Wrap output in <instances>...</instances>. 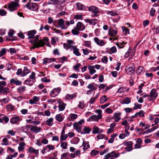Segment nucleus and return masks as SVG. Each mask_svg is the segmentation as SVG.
I'll return each instance as SVG.
<instances>
[{"mask_svg": "<svg viewBox=\"0 0 159 159\" xmlns=\"http://www.w3.org/2000/svg\"><path fill=\"white\" fill-rule=\"evenodd\" d=\"M49 39L47 37H44L43 39L39 40L38 42L35 41H30V42L34 44V46L32 48L34 49L35 48H38L40 47H43L45 45L48 47H51V45L49 43Z\"/></svg>", "mask_w": 159, "mask_h": 159, "instance_id": "obj_1", "label": "nucleus"}, {"mask_svg": "<svg viewBox=\"0 0 159 159\" xmlns=\"http://www.w3.org/2000/svg\"><path fill=\"white\" fill-rule=\"evenodd\" d=\"M95 112L98 114V116L93 115L91 116L89 119L87 120V121H98L99 119L102 118V111L101 110H96L95 111Z\"/></svg>", "mask_w": 159, "mask_h": 159, "instance_id": "obj_2", "label": "nucleus"}, {"mask_svg": "<svg viewBox=\"0 0 159 159\" xmlns=\"http://www.w3.org/2000/svg\"><path fill=\"white\" fill-rule=\"evenodd\" d=\"M67 43H64L63 44V46L65 48L67 49H70L71 50H78L73 41L67 40Z\"/></svg>", "mask_w": 159, "mask_h": 159, "instance_id": "obj_3", "label": "nucleus"}, {"mask_svg": "<svg viewBox=\"0 0 159 159\" xmlns=\"http://www.w3.org/2000/svg\"><path fill=\"white\" fill-rule=\"evenodd\" d=\"M6 85V83L5 81L0 82V93H2L4 94H7L9 92V89L7 88L4 87Z\"/></svg>", "mask_w": 159, "mask_h": 159, "instance_id": "obj_4", "label": "nucleus"}, {"mask_svg": "<svg viewBox=\"0 0 159 159\" xmlns=\"http://www.w3.org/2000/svg\"><path fill=\"white\" fill-rule=\"evenodd\" d=\"M88 10L89 11L92 12L93 16H98V13L99 12L98 8L94 6H92L89 7Z\"/></svg>", "mask_w": 159, "mask_h": 159, "instance_id": "obj_5", "label": "nucleus"}, {"mask_svg": "<svg viewBox=\"0 0 159 159\" xmlns=\"http://www.w3.org/2000/svg\"><path fill=\"white\" fill-rule=\"evenodd\" d=\"M19 7V4L17 2H11L8 5L9 9L11 11H13L17 9Z\"/></svg>", "mask_w": 159, "mask_h": 159, "instance_id": "obj_6", "label": "nucleus"}, {"mask_svg": "<svg viewBox=\"0 0 159 159\" xmlns=\"http://www.w3.org/2000/svg\"><path fill=\"white\" fill-rule=\"evenodd\" d=\"M26 7L28 9L33 11H36L38 9V7L37 4L33 3H28L24 7Z\"/></svg>", "mask_w": 159, "mask_h": 159, "instance_id": "obj_7", "label": "nucleus"}, {"mask_svg": "<svg viewBox=\"0 0 159 159\" xmlns=\"http://www.w3.org/2000/svg\"><path fill=\"white\" fill-rule=\"evenodd\" d=\"M125 70L129 74H133L134 72V64H131L127 65L125 67Z\"/></svg>", "mask_w": 159, "mask_h": 159, "instance_id": "obj_8", "label": "nucleus"}, {"mask_svg": "<svg viewBox=\"0 0 159 159\" xmlns=\"http://www.w3.org/2000/svg\"><path fill=\"white\" fill-rule=\"evenodd\" d=\"M61 91L60 88H54L51 91L50 95L52 97H55L58 95Z\"/></svg>", "mask_w": 159, "mask_h": 159, "instance_id": "obj_9", "label": "nucleus"}, {"mask_svg": "<svg viewBox=\"0 0 159 159\" xmlns=\"http://www.w3.org/2000/svg\"><path fill=\"white\" fill-rule=\"evenodd\" d=\"M119 155L120 154L119 153L116 154L115 152L113 151L110 153H107L105 155V157L106 158H109L111 159H112L114 157H119Z\"/></svg>", "mask_w": 159, "mask_h": 159, "instance_id": "obj_10", "label": "nucleus"}, {"mask_svg": "<svg viewBox=\"0 0 159 159\" xmlns=\"http://www.w3.org/2000/svg\"><path fill=\"white\" fill-rule=\"evenodd\" d=\"M158 93L156 92V89H153L151 90L149 95L150 97L152 98L153 99L155 100L158 96Z\"/></svg>", "mask_w": 159, "mask_h": 159, "instance_id": "obj_11", "label": "nucleus"}, {"mask_svg": "<svg viewBox=\"0 0 159 159\" xmlns=\"http://www.w3.org/2000/svg\"><path fill=\"white\" fill-rule=\"evenodd\" d=\"M58 102L59 104L58 108L59 110L61 111H63L65 109L66 104L60 100L58 101Z\"/></svg>", "mask_w": 159, "mask_h": 159, "instance_id": "obj_12", "label": "nucleus"}, {"mask_svg": "<svg viewBox=\"0 0 159 159\" xmlns=\"http://www.w3.org/2000/svg\"><path fill=\"white\" fill-rule=\"evenodd\" d=\"M31 125H26L25 126L21 127L20 128L24 132L27 134L29 129L31 131Z\"/></svg>", "mask_w": 159, "mask_h": 159, "instance_id": "obj_13", "label": "nucleus"}, {"mask_svg": "<svg viewBox=\"0 0 159 159\" xmlns=\"http://www.w3.org/2000/svg\"><path fill=\"white\" fill-rule=\"evenodd\" d=\"M94 41L96 44L100 46H103L105 43L104 41L102 40H100L97 37H95L94 39Z\"/></svg>", "mask_w": 159, "mask_h": 159, "instance_id": "obj_14", "label": "nucleus"}, {"mask_svg": "<svg viewBox=\"0 0 159 159\" xmlns=\"http://www.w3.org/2000/svg\"><path fill=\"white\" fill-rule=\"evenodd\" d=\"M64 21L62 19H60L58 21V23L61 29H66L67 27L64 24Z\"/></svg>", "mask_w": 159, "mask_h": 159, "instance_id": "obj_15", "label": "nucleus"}, {"mask_svg": "<svg viewBox=\"0 0 159 159\" xmlns=\"http://www.w3.org/2000/svg\"><path fill=\"white\" fill-rule=\"evenodd\" d=\"M36 34V31L35 30H32L29 31L27 34L28 35V39H33L34 35Z\"/></svg>", "mask_w": 159, "mask_h": 159, "instance_id": "obj_16", "label": "nucleus"}, {"mask_svg": "<svg viewBox=\"0 0 159 159\" xmlns=\"http://www.w3.org/2000/svg\"><path fill=\"white\" fill-rule=\"evenodd\" d=\"M75 28L78 30L82 31L85 29V27L81 22H79L77 24Z\"/></svg>", "mask_w": 159, "mask_h": 159, "instance_id": "obj_17", "label": "nucleus"}, {"mask_svg": "<svg viewBox=\"0 0 159 159\" xmlns=\"http://www.w3.org/2000/svg\"><path fill=\"white\" fill-rule=\"evenodd\" d=\"M41 129L40 127H38L36 126H33L31 125V131L36 134L40 132Z\"/></svg>", "mask_w": 159, "mask_h": 159, "instance_id": "obj_18", "label": "nucleus"}, {"mask_svg": "<svg viewBox=\"0 0 159 159\" xmlns=\"http://www.w3.org/2000/svg\"><path fill=\"white\" fill-rule=\"evenodd\" d=\"M39 100V97L34 96L33 97V99L29 100V103L31 104H35Z\"/></svg>", "mask_w": 159, "mask_h": 159, "instance_id": "obj_19", "label": "nucleus"}, {"mask_svg": "<svg viewBox=\"0 0 159 159\" xmlns=\"http://www.w3.org/2000/svg\"><path fill=\"white\" fill-rule=\"evenodd\" d=\"M11 84H15L16 85H20L22 84V82L17 79H12L10 80Z\"/></svg>", "mask_w": 159, "mask_h": 159, "instance_id": "obj_20", "label": "nucleus"}, {"mask_svg": "<svg viewBox=\"0 0 159 159\" xmlns=\"http://www.w3.org/2000/svg\"><path fill=\"white\" fill-rule=\"evenodd\" d=\"M20 119V118L18 116H15L11 118L10 122L12 124L16 123Z\"/></svg>", "mask_w": 159, "mask_h": 159, "instance_id": "obj_21", "label": "nucleus"}, {"mask_svg": "<svg viewBox=\"0 0 159 159\" xmlns=\"http://www.w3.org/2000/svg\"><path fill=\"white\" fill-rule=\"evenodd\" d=\"M144 72L143 67L141 66H139L136 70V73L138 75L143 74Z\"/></svg>", "mask_w": 159, "mask_h": 159, "instance_id": "obj_22", "label": "nucleus"}, {"mask_svg": "<svg viewBox=\"0 0 159 159\" xmlns=\"http://www.w3.org/2000/svg\"><path fill=\"white\" fill-rule=\"evenodd\" d=\"M102 131V129H99L98 127L96 126H94L92 130V133L93 134H97L101 133Z\"/></svg>", "mask_w": 159, "mask_h": 159, "instance_id": "obj_23", "label": "nucleus"}, {"mask_svg": "<svg viewBox=\"0 0 159 159\" xmlns=\"http://www.w3.org/2000/svg\"><path fill=\"white\" fill-rule=\"evenodd\" d=\"M135 51L134 50H128L127 52L126 53L125 57L127 58L130 56H134Z\"/></svg>", "mask_w": 159, "mask_h": 159, "instance_id": "obj_24", "label": "nucleus"}, {"mask_svg": "<svg viewBox=\"0 0 159 159\" xmlns=\"http://www.w3.org/2000/svg\"><path fill=\"white\" fill-rule=\"evenodd\" d=\"M56 60L55 58H45L43 59V63L44 64H46L47 63H50L52 61H54Z\"/></svg>", "mask_w": 159, "mask_h": 159, "instance_id": "obj_25", "label": "nucleus"}, {"mask_svg": "<svg viewBox=\"0 0 159 159\" xmlns=\"http://www.w3.org/2000/svg\"><path fill=\"white\" fill-rule=\"evenodd\" d=\"M30 72V69L28 68L27 67H25L23 71V75H21L22 77L25 76V75L29 74Z\"/></svg>", "mask_w": 159, "mask_h": 159, "instance_id": "obj_26", "label": "nucleus"}, {"mask_svg": "<svg viewBox=\"0 0 159 159\" xmlns=\"http://www.w3.org/2000/svg\"><path fill=\"white\" fill-rule=\"evenodd\" d=\"M28 152L31 153H34L36 154H38L39 152L38 150H35L32 147H30L28 149Z\"/></svg>", "mask_w": 159, "mask_h": 159, "instance_id": "obj_27", "label": "nucleus"}, {"mask_svg": "<svg viewBox=\"0 0 159 159\" xmlns=\"http://www.w3.org/2000/svg\"><path fill=\"white\" fill-rule=\"evenodd\" d=\"M26 90V87L25 86H21L18 88L17 91L18 93H23Z\"/></svg>", "mask_w": 159, "mask_h": 159, "instance_id": "obj_28", "label": "nucleus"}, {"mask_svg": "<svg viewBox=\"0 0 159 159\" xmlns=\"http://www.w3.org/2000/svg\"><path fill=\"white\" fill-rule=\"evenodd\" d=\"M74 128L78 132L80 131L82 129V127L79 126L76 122L74 123L73 124Z\"/></svg>", "mask_w": 159, "mask_h": 159, "instance_id": "obj_29", "label": "nucleus"}, {"mask_svg": "<svg viewBox=\"0 0 159 159\" xmlns=\"http://www.w3.org/2000/svg\"><path fill=\"white\" fill-rule=\"evenodd\" d=\"M25 145V143L24 142H22L20 143L19 146L18 147V150L20 152L22 151L24 148Z\"/></svg>", "mask_w": 159, "mask_h": 159, "instance_id": "obj_30", "label": "nucleus"}, {"mask_svg": "<svg viewBox=\"0 0 159 159\" xmlns=\"http://www.w3.org/2000/svg\"><path fill=\"white\" fill-rule=\"evenodd\" d=\"M77 96L76 93H74L72 94H67L66 96V98L67 100L71 99L73 98H75Z\"/></svg>", "mask_w": 159, "mask_h": 159, "instance_id": "obj_31", "label": "nucleus"}, {"mask_svg": "<svg viewBox=\"0 0 159 159\" xmlns=\"http://www.w3.org/2000/svg\"><path fill=\"white\" fill-rule=\"evenodd\" d=\"M109 33L111 36H115L117 33V31L116 30L110 29L109 30Z\"/></svg>", "mask_w": 159, "mask_h": 159, "instance_id": "obj_32", "label": "nucleus"}, {"mask_svg": "<svg viewBox=\"0 0 159 159\" xmlns=\"http://www.w3.org/2000/svg\"><path fill=\"white\" fill-rule=\"evenodd\" d=\"M91 129L88 127H85L83 129L84 132H82V134H89L91 131Z\"/></svg>", "mask_w": 159, "mask_h": 159, "instance_id": "obj_33", "label": "nucleus"}, {"mask_svg": "<svg viewBox=\"0 0 159 159\" xmlns=\"http://www.w3.org/2000/svg\"><path fill=\"white\" fill-rule=\"evenodd\" d=\"M31 79L29 78L28 79L25 80V84L30 86L32 85L34 81L32 80Z\"/></svg>", "mask_w": 159, "mask_h": 159, "instance_id": "obj_34", "label": "nucleus"}, {"mask_svg": "<svg viewBox=\"0 0 159 159\" xmlns=\"http://www.w3.org/2000/svg\"><path fill=\"white\" fill-rule=\"evenodd\" d=\"M82 146L84 147L83 149L84 151L88 149L90 147L89 144L86 141H84L83 142Z\"/></svg>", "mask_w": 159, "mask_h": 159, "instance_id": "obj_35", "label": "nucleus"}, {"mask_svg": "<svg viewBox=\"0 0 159 159\" xmlns=\"http://www.w3.org/2000/svg\"><path fill=\"white\" fill-rule=\"evenodd\" d=\"M53 118H50L46 120V124L49 126H51L53 124Z\"/></svg>", "mask_w": 159, "mask_h": 159, "instance_id": "obj_36", "label": "nucleus"}, {"mask_svg": "<svg viewBox=\"0 0 159 159\" xmlns=\"http://www.w3.org/2000/svg\"><path fill=\"white\" fill-rule=\"evenodd\" d=\"M70 119L69 120L70 121H73L74 120L76 119L78 117V115L75 114L71 113L70 115Z\"/></svg>", "mask_w": 159, "mask_h": 159, "instance_id": "obj_37", "label": "nucleus"}, {"mask_svg": "<svg viewBox=\"0 0 159 159\" xmlns=\"http://www.w3.org/2000/svg\"><path fill=\"white\" fill-rule=\"evenodd\" d=\"M131 100L130 98L128 97H126L125 98L124 101L121 102V103L122 104H129Z\"/></svg>", "mask_w": 159, "mask_h": 159, "instance_id": "obj_38", "label": "nucleus"}, {"mask_svg": "<svg viewBox=\"0 0 159 159\" xmlns=\"http://www.w3.org/2000/svg\"><path fill=\"white\" fill-rule=\"evenodd\" d=\"M55 118L56 120L59 122L62 121L63 119V117L60 114L57 115L56 116Z\"/></svg>", "mask_w": 159, "mask_h": 159, "instance_id": "obj_39", "label": "nucleus"}, {"mask_svg": "<svg viewBox=\"0 0 159 159\" xmlns=\"http://www.w3.org/2000/svg\"><path fill=\"white\" fill-rule=\"evenodd\" d=\"M80 139L78 137H74L71 140V142L72 143L74 144H77L79 142Z\"/></svg>", "mask_w": 159, "mask_h": 159, "instance_id": "obj_40", "label": "nucleus"}, {"mask_svg": "<svg viewBox=\"0 0 159 159\" xmlns=\"http://www.w3.org/2000/svg\"><path fill=\"white\" fill-rule=\"evenodd\" d=\"M67 143L66 142H62L61 143L60 146L63 149H67Z\"/></svg>", "mask_w": 159, "mask_h": 159, "instance_id": "obj_41", "label": "nucleus"}, {"mask_svg": "<svg viewBox=\"0 0 159 159\" xmlns=\"http://www.w3.org/2000/svg\"><path fill=\"white\" fill-rule=\"evenodd\" d=\"M77 9L79 10H83L84 9V6L81 3H79L76 4Z\"/></svg>", "mask_w": 159, "mask_h": 159, "instance_id": "obj_42", "label": "nucleus"}, {"mask_svg": "<svg viewBox=\"0 0 159 159\" xmlns=\"http://www.w3.org/2000/svg\"><path fill=\"white\" fill-rule=\"evenodd\" d=\"M7 108L8 111H13L14 109V107L11 104H8L7 105Z\"/></svg>", "mask_w": 159, "mask_h": 159, "instance_id": "obj_43", "label": "nucleus"}, {"mask_svg": "<svg viewBox=\"0 0 159 159\" xmlns=\"http://www.w3.org/2000/svg\"><path fill=\"white\" fill-rule=\"evenodd\" d=\"M123 144L129 147L132 146L133 143L132 141H125L123 143Z\"/></svg>", "mask_w": 159, "mask_h": 159, "instance_id": "obj_44", "label": "nucleus"}, {"mask_svg": "<svg viewBox=\"0 0 159 159\" xmlns=\"http://www.w3.org/2000/svg\"><path fill=\"white\" fill-rule=\"evenodd\" d=\"M52 4L55 5L61 4V1L59 0H52Z\"/></svg>", "mask_w": 159, "mask_h": 159, "instance_id": "obj_45", "label": "nucleus"}, {"mask_svg": "<svg viewBox=\"0 0 159 159\" xmlns=\"http://www.w3.org/2000/svg\"><path fill=\"white\" fill-rule=\"evenodd\" d=\"M79 108L83 109L85 107V105L84 104V102L83 101H80L79 102V104L78 105Z\"/></svg>", "mask_w": 159, "mask_h": 159, "instance_id": "obj_46", "label": "nucleus"}, {"mask_svg": "<svg viewBox=\"0 0 159 159\" xmlns=\"http://www.w3.org/2000/svg\"><path fill=\"white\" fill-rule=\"evenodd\" d=\"M107 101V98L106 96L102 97L100 100V103L102 104L105 102Z\"/></svg>", "mask_w": 159, "mask_h": 159, "instance_id": "obj_47", "label": "nucleus"}, {"mask_svg": "<svg viewBox=\"0 0 159 159\" xmlns=\"http://www.w3.org/2000/svg\"><path fill=\"white\" fill-rule=\"evenodd\" d=\"M71 33L74 35H77L79 33L78 30H76L75 28H74L72 30Z\"/></svg>", "mask_w": 159, "mask_h": 159, "instance_id": "obj_48", "label": "nucleus"}, {"mask_svg": "<svg viewBox=\"0 0 159 159\" xmlns=\"http://www.w3.org/2000/svg\"><path fill=\"white\" fill-rule=\"evenodd\" d=\"M8 139L6 138H4L2 139V142L3 143H1V145H8V143L7 142Z\"/></svg>", "mask_w": 159, "mask_h": 159, "instance_id": "obj_49", "label": "nucleus"}, {"mask_svg": "<svg viewBox=\"0 0 159 159\" xmlns=\"http://www.w3.org/2000/svg\"><path fill=\"white\" fill-rule=\"evenodd\" d=\"M68 137L67 134H66L64 135L61 134V136L60 140L61 141L65 140Z\"/></svg>", "mask_w": 159, "mask_h": 159, "instance_id": "obj_50", "label": "nucleus"}, {"mask_svg": "<svg viewBox=\"0 0 159 159\" xmlns=\"http://www.w3.org/2000/svg\"><path fill=\"white\" fill-rule=\"evenodd\" d=\"M138 113V116L141 117H143L144 116L145 113L143 110L140 111L139 112H137Z\"/></svg>", "mask_w": 159, "mask_h": 159, "instance_id": "obj_51", "label": "nucleus"}, {"mask_svg": "<svg viewBox=\"0 0 159 159\" xmlns=\"http://www.w3.org/2000/svg\"><path fill=\"white\" fill-rule=\"evenodd\" d=\"M81 65L80 63H77L76 65L74 66L73 68L75 70L77 71L79 70V68L80 66Z\"/></svg>", "mask_w": 159, "mask_h": 159, "instance_id": "obj_52", "label": "nucleus"}, {"mask_svg": "<svg viewBox=\"0 0 159 159\" xmlns=\"http://www.w3.org/2000/svg\"><path fill=\"white\" fill-rule=\"evenodd\" d=\"M141 105L136 103H134V106L133 107L134 109L136 110L137 109H140L141 108Z\"/></svg>", "mask_w": 159, "mask_h": 159, "instance_id": "obj_53", "label": "nucleus"}, {"mask_svg": "<svg viewBox=\"0 0 159 159\" xmlns=\"http://www.w3.org/2000/svg\"><path fill=\"white\" fill-rule=\"evenodd\" d=\"M84 45L88 47H91V42L90 41H84Z\"/></svg>", "mask_w": 159, "mask_h": 159, "instance_id": "obj_54", "label": "nucleus"}, {"mask_svg": "<svg viewBox=\"0 0 159 159\" xmlns=\"http://www.w3.org/2000/svg\"><path fill=\"white\" fill-rule=\"evenodd\" d=\"M7 13V12L4 10L0 9V15L2 16H4Z\"/></svg>", "mask_w": 159, "mask_h": 159, "instance_id": "obj_55", "label": "nucleus"}, {"mask_svg": "<svg viewBox=\"0 0 159 159\" xmlns=\"http://www.w3.org/2000/svg\"><path fill=\"white\" fill-rule=\"evenodd\" d=\"M126 89L125 88L123 87H121L118 90V92L119 93H122V92H123L124 91H125Z\"/></svg>", "mask_w": 159, "mask_h": 159, "instance_id": "obj_56", "label": "nucleus"}, {"mask_svg": "<svg viewBox=\"0 0 159 159\" xmlns=\"http://www.w3.org/2000/svg\"><path fill=\"white\" fill-rule=\"evenodd\" d=\"M156 10L155 9L153 8H152L150 11V14L152 16H154Z\"/></svg>", "mask_w": 159, "mask_h": 159, "instance_id": "obj_57", "label": "nucleus"}, {"mask_svg": "<svg viewBox=\"0 0 159 159\" xmlns=\"http://www.w3.org/2000/svg\"><path fill=\"white\" fill-rule=\"evenodd\" d=\"M7 133L8 134L12 136H14L16 134V132L12 130L8 131Z\"/></svg>", "mask_w": 159, "mask_h": 159, "instance_id": "obj_58", "label": "nucleus"}, {"mask_svg": "<svg viewBox=\"0 0 159 159\" xmlns=\"http://www.w3.org/2000/svg\"><path fill=\"white\" fill-rule=\"evenodd\" d=\"M124 110L127 113H130L133 111V109L130 108H124Z\"/></svg>", "mask_w": 159, "mask_h": 159, "instance_id": "obj_59", "label": "nucleus"}, {"mask_svg": "<svg viewBox=\"0 0 159 159\" xmlns=\"http://www.w3.org/2000/svg\"><path fill=\"white\" fill-rule=\"evenodd\" d=\"M108 151H109V148H107L106 149H104V150L100 152V155H102L104 154H105L107 152H108Z\"/></svg>", "mask_w": 159, "mask_h": 159, "instance_id": "obj_60", "label": "nucleus"}, {"mask_svg": "<svg viewBox=\"0 0 159 159\" xmlns=\"http://www.w3.org/2000/svg\"><path fill=\"white\" fill-rule=\"evenodd\" d=\"M99 152L98 151L93 150L91 152V154L92 156H95Z\"/></svg>", "mask_w": 159, "mask_h": 159, "instance_id": "obj_61", "label": "nucleus"}, {"mask_svg": "<svg viewBox=\"0 0 159 159\" xmlns=\"http://www.w3.org/2000/svg\"><path fill=\"white\" fill-rule=\"evenodd\" d=\"M122 28L123 31L125 32L126 34H129V31L128 29L124 27H123Z\"/></svg>", "mask_w": 159, "mask_h": 159, "instance_id": "obj_62", "label": "nucleus"}, {"mask_svg": "<svg viewBox=\"0 0 159 159\" xmlns=\"http://www.w3.org/2000/svg\"><path fill=\"white\" fill-rule=\"evenodd\" d=\"M16 74L17 75H20L21 76V75H23V71H22L21 69H18L17 72L16 73Z\"/></svg>", "mask_w": 159, "mask_h": 159, "instance_id": "obj_63", "label": "nucleus"}, {"mask_svg": "<svg viewBox=\"0 0 159 159\" xmlns=\"http://www.w3.org/2000/svg\"><path fill=\"white\" fill-rule=\"evenodd\" d=\"M82 18V15H76L74 17V18L76 19H81Z\"/></svg>", "mask_w": 159, "mask_h": 159, "instance_id": "obj_64", "label": "nucleus"}]
</instances>
